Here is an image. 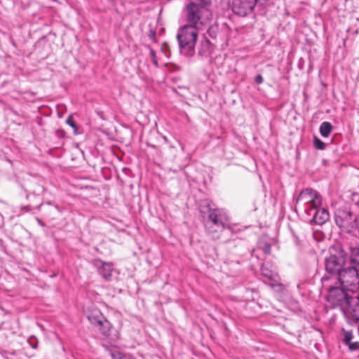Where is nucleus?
Returning <instances> with one entry per match:
<instances>
[{"instance_id": "f257e3e1", "label": "nucleus", "mask_w": 359, "mask_h": 359, "mask_svg": "<svg viewBox=\"0 0 359 359\" xmlns=\"http://www.w3.org/2000/svg\"><path fill=\"white\" fill-rule=\"evenodd\" d=\"M206 233L212 239L220 238L224 229L231 230V219L227 212L223 208H213L208 206V217L204 219Z\"/></svg>"}, {"instance_id": "f03ea898", "label": "nucleus", "mask_w": 359, "mask_h": 359, "mask_svg": "<svg viewBox=\"0 0 359 359\" xmlns=\"http://www.w3.org/2000/svg\"><path fill=\"white\" fill-rule=\"evenodd\" d=\"M325 264L326 271L331 275L330 278L326 276L322 278L323 286L325 287L326 282L331 278L335 279L341 271L348 265L349 261L344 250L333 248L330 250V256L325 259Z\"/></svg>"}, {"instance_id": "7ed1b4c3", "label": "nucleus", "mask_w": 359, "mask_h": 359, "mask_svg": "<svg viewBox=\"0 0 359 359\" xmlns=\"http://www.w3.org/2000/svg\"><path fill=\"white\" fill-rule=\"evenodd\" d=\"M200 29L191 25H184L177 33V39L179 43L180 52L187 57H192L195 53V46Z\"/></svg>"}, {"instance_id": "20e7f679", "label": "nucleus", "mask_w": 359, "mask_h": 359, "mask_svg": "<svg viewBox=\"0 0 359 359\" xmlns=\"http://www.w3.org/2000/svg\"><path fill=\"white\" fill-rule=\"evenodd\" d=\"M183 14L187 22V25L203 29L210 20V13L209 8H203V6H196L193 4L185 5Z\"/></svg>"}, {"instance_id": "39448f33", "label": "nucleus", "mask_w": 359, "mask_h": 359, "mask_svg": "<svg viewBox=\"0 0 359 359\" xmlns=\"http://www.w3.org/2000/svg\"><path fill=\"white\" fill-rule=\"evenodd\" d=\"M322 205V198L318 191L311 189L302 190L296 199V208L306 214L310 209L316 205Z\"/></svg>"}, {"instance_id": "423d86ee", "label": "nucleus", "mask_w": 359, "mask_h": 359, "mask_svg": "<svg viewBox=\"0 0 359 359\" xmlns=\"http://www.w3.org/2000/svg\"><path fill=\"white\" fill-rule=\"evenodd\" d=\"M328 292L327 299L333 306H339L344 308L346 305L351 303L352 297H350L346 291L341 286L333 287L327 286Z\"/></svg>"}, {"instance_id": "0eeeda50", "label": "nucleus", "mask_w": 359, "mask_h": 359, "mask_svg": "<svg viewBox=\"0 0 359 359\" xmlns=\"http://www.w3.org/2000/svg\"><path fill=\"white\" fill-rule=\"evenodd\" d=\"M352 213L346 207L339 208L334 212V219L340 228L349 230L350 228L358 226L356 218L352 219Z\"/></svg>"}, {"instance_id": "6e6552de", "label": "nucleus", "mask_w": 359, "mask_h": 359, "mask_svg": "<svg viewBox=\"0 0 359 359\" xmlns=\"http://www.w3.org/2000/svg\"><path fill=\"white\" fill-rule=\"evenodd\" d=\"M256 0H232L233 12L239 16H247L252 13L257 4Z\"/></svg>"}, {"instance_id": "1a4fd4ad", "label": "nucleus", "mask_w": 359, "mask_h": 359, "mask_svg": "<svg viewBox=\"0 0 359 359\" xmlns=\"http://www.w3.org/2000/svg\"><path fill=\"white\" fill-rule=\"evenodd\" d=\"M308 216L311 223L318 225H323L330 219V213L328 210L321 205H316L312 207L310 210L306 214Z\"/></svg>"}, {"instance_id": "9d476101", "label": "nucleus", "mask_w": 359, "mask_h": 359, "mask_svg": "<svg viewBox=\"0 0 359 359\" xmlns=\"http://www.w3.org/2000/svg\"><path fill=\"white\" fill-rule=\"evenodd\" d=\"M93 265L103 279L106 281H111L112 280L113 273L116 271L113 263L95 259L93 261Z\"/></svg>"}, {"instance_id": "9b49d317", "label": "nucleus", "mask_w": 359, "mask_h": 359, "mask_svg": "<svg viewBox=\"0 0 359 359\" xmlns=\"http://www.w3.org/2000/svg\"><path fill=\"white\" fill-rule=\"evenodd\" d=\"M261 271L262 276L268 279L269 283L267 284L272 288L281 286L278 275L273 270L270 269L266 264L262 265Z\"/></svg>"}, {"instance_id": "f8f14e48", "label": "nucleus", "mask_w": 359, "mask_h": 359, "mask_svg": "<svg viewBox=\"0 0 359 359\" xmlns=\"http://www.w3.org/2000/svg\"><path fill=\"white\" fill-rule=\"evenodd\" d=\"M347 311V317L355 322H359V297L351 299V303L344 307Z\"/></svg>"}, {"instance_id": "ddd939ff", "label": "nucleus", "mask_w": 359, "mask_h": 359, "mask_svg": "<svg viewBox=\"0 0 359 359\" xmlns=\"http://www.w3.org/2000/svg\"><path fill=\"white\" fill-rule=\"evenodd\" d=\"M88 318L90 323L96 327L98 326L102 321H103L106 318L102 315L100 311L97 309H95L92 311V312L88 314Z\"/></svg>"}, {"instance_id": "4468645a", "label": "nucleus", "mask_w": 359, "mask_h": 359, "mask_svg": "<svg viewBox=\"0 0 359 359\" xmlns=\"http://www.w3.org/2000/svg\"><path fill=\"white\" fill-rule=\"evenodd\" d=\"M212 51V45L209 41L205 40L201 41L198 50V54L202 57H208Z\"/></svg>"}, {"instance_id": "2eb2a0df", "label": "nucleus", "mask_w": 359, "mask_h": 359, "mask_svg": "<svg viewBox=\"0 0 359 359\" xmlns=\"http://www.w3.org/2000/svg\"><path fill=\"white\" fill-rule=\"evenodd\" d=\"M95 328L104 336L107 337L109 335L110 330L111 328V323L105 318L102 323Z\"/></svg>"}, {"instance_id": "dca6fc26", "label": "nucleus", "mask_w": 359, "mask_h": 359, "mask_svg": "<svg viewBox=\"0 0 359 359\" xmlns=\"http://www.w3.org/2000/svg\"><path fill=\"white\" fill-rule=\"evenodd\" d=\"M333 127L330 122L324 121L320 126V133L324 137H327L330 135Z\"/></svg>"}, {"instance_id": "f3484780", "label": "nucleus", "mask_w": 359, "mask_h": 359, "mask_svg": "<svg viewBox=\"0 0 359 359\" xmlns=\"http://www.w3.org/2000/svg\"><path fill=\"white\" fill-rule=\"evenodd\" d=\"M112 359H136L130 354H125L116 350L108 351Z\"/></svg>"}, {"instance_id": "a211bd4d", "label": "nucleus", "mask_w": 359, "mask_h": 359, "mask_svg": "<svg viewBox=\"0 0 359 359\" xmlns=\"http://www.w3.org/2000/svg\"><path fill=\"white\" fill-rule=\"evenodd\" d=\"M341 335L343 336V338L341 339L343 343L345 345H347L348 343L351 341L353 337L352 330H346L344 328H341Z\"/></svg>"}, {"instance_id": "6ab92c4d", "label": "nucleus", "mask_w": 359, "mask_h": 359, "mask_svg": "<svg viewBox=\"0 0 359 359\" xmlns=\"http://www.w3.org/2000/svg\"><path fill=\"white\" fill-rule=\"evenodd\" d=\"M188 4H193L196 6H203V8H209L211 0H188Z\"/></svg>"}, {"instance_id": "aec40b11", "label": "nucleus", "mask_w": 359, "mask_h": 359, "mask_svg": "<svg viewBox=\"0 0 359 359\" xmlns=\"http://www.w3.org/2000/svg\"><path fill=\"white\" fill-rule=\"evenodd\" d=\"M258 248L261 249L264 254L269 255L271 253V246L269 243L259 241L258 243Z\"/></svg>"}, {"instance_id": "412c9836", "label": "nucleus", "mask_w": 359, "mask_h": 359, "mask_svg": "<svg viewBox=\"0 0 359 359\" xmlns=\"http://www.w3.org/2000/svg\"><path fill=\"white\" fill-rule=\"evenodd\" d=\"M313 146L316 149L319 150H324L326 147L325 143L316 136L313 138Z\"/></svg>"}, {"instance_id": "4be33fe9", "label": "nucleus", "mask_w": 359, "mask_h": 359, "mask_svg": "<svg viewBox=\"0 0 359 359\" xmlns=\"http://www.w3.org/2000/svg\"><path fill=\"white\" fill-rule=\"evenodd\" d=\"M66 123L74 129V133L77 134V126L72 116H69L66 120Z\"/></svg>"}, {"instance_id": "5701e85b", "label": "nucleus", "mask_w": 359, "mask_h": 359, "mask_svg": "<svg viewBox=\"0 0 359 359\" xmlns=\"http://www.w3.org/2000/svg\"><path fill=\"white\" fill-rule=\"evenodd\" d=\"M149 55H150V57H151V60L153 64L156 67H158V59H157L156 51L150 48H149Z\"/></svg>"}, {"instance_id": "b1692460", "label": "nucleus", "mask_w": 359, "mask_h": 359, "mask_svg": "<svg viewBox=\"0 0 359 359\" xmlns=\"http://www.w3.org/2000/svg\"><path fill=\"white\" fill-rule=\"evenodd\" d=\"M27 343L29 344V346L33 348H36L38 346V340L35 337H30L27 339Z\"/></svg>"}, {"instance_id": "393cba45", "label": "nucleus", "mask_w": 359, "mask_h": 359, "mask_svg": "<svg viewBox=\"0 0 359 359\" xmlns=\"http://www.w3.org/2000/svg\"><path fill=\"white\" fill-rule=\"evenodd\" d=\"M348 347L349 351H355L359 350V342H350L346 345Z\"/></svg>"}, {"instance_id": "a878e982", "label": "nucleus", "mask_w": 359, "mask_h": 359, "mask_svg": "<svg viewBox=\"0 0 359 359\" xmlns=\"http://www.w3.org/2000/svg\"><path fill=\"white\" fill-rule=\"evenodd\" d=\"M20 353L18 351H7L6 352V357L7 359H15V356L19 355Z\"/></svg>"}, {"instance_id": "bb28decb", "label": "nucleus", "mask_w": 359, "mask_h": 359, "mask_svg": "<svg viewBox=\"0 0 359 359\" xmlns=\"http://www.w3.org/2000/svg\"><path fill=\"white\" fill-rule=\"evenodd\" d=\"M255 81L257 83V84H261L263 83L264 81V79L262 77V76L261 74H258L255 76Z\"/></svg>"}, {"instance_id": "cd10ccee", "label": "nucleus", "mask_w": 359, "mask_h": 359, "mask_svg": "<svg viewBox=\"0 0 359 359\" xmlns=\"http://www.w3.org/2000/svg\"><path fill=\"white\" fill-rule=\"evenodd\" d=\"M37 222H38V223H39L41 226H43V225H44V224H43V223L42 222V221H41V219H37Z\"/></svg>"}, {"instance_id": "c85d7f7f", "label": "nucleus", "mask_w": 359, "mask_h": 359, "mask_svg": "<svg viewBox=\"0 0 359 359\" xmlns=\"http://www.w3.org/2000/svg\"><path fill=\"white\" fill-rule=\"evenodd\" d=\"M313 236L314 238H316V233H313Z\"/></svg>"}]
</instances>
